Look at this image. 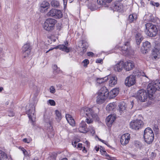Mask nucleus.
<instances>
[{"label": "nucleus", "mask_w": 160, "mask_h": 160, "mask_svg": "<svg viewBox=\"0 0 160 160\" xmlns=\"http://www.w3.org/2000/svg\"><path fill=\"white\" fill-rule=\"evenodd\" d=\"M107 92V88L102 87L98 92L96 102L97 103L101 104L103 103L108 98V92Z\"/></svg>", "instance_id": "nucleus-1"}, {"label": "nucleus", "mask_w": 160, "mask_h": 160, "mask_svg": "<svg viewBox=\"0 0 160 160\" xmlns=\"http://www.w3.org/2000/svg\"><path fill=\"white\" fill-rule=\"evenodd\" d=\"M145 32L147 35L151 37H154L156 35L158 30L155 25L151 23H147L145 24Z\"/></svg>", "instance_id": "nucleus-2"}, {"label": "nucleus", "mask_w": 160, "mask_h": 160, "mask_svg": "<svg viewBox=\"0 0 160 160\" xmlns=\"http://www.w3.org/2000/svg\"><path fill=\"white\" fill-rule=\"evenodd\" d=\"M143 137L146 142L150 144L153 141L154 139V135L152 130L150 128H147L144 131Z\"/></svg>", "instance_id": "nucleus-3"}, {"label": "nucleus", "mask_w": 160, "mask_h": 160, "mask_svg": "<svg viewBox=\"0 0 160 160\" xmlns=\"http://www.w3.org/2000/svg\"><path fill=\"white\" fill-rule=\"evenodd\" d=\"M57 22L56 20L52 18H48L45 21L43 28L46 31H51L54 29L55 24Z\"/></svg>", "instance_id": "nucleus-4"}, {"label": "nucleus", "mask_w": 160, "mask_h": 160, "mask_svg": "<svg viewBox=\"0 0 160 160\" xmlns=\"http://www.w3.org/2000/svg\"><path fill=\"white\" fill-rule=\"evenodd\" d=\"M140 73L135 72L133 74L127 77L125 80V83L126 86L130 87L134 85L136 82V77H138Z\"/></svg>", "instance_id": "nucleus-5"}, {"label": "nucleus", "mask_w": 160, "mask_h": 160, "mask_svg": "<svg viewBox=\"0 0 160 160\" xmlns=\"http://www.w3.org/2000/svg\"><path fill=\"white\" fill-rule=\"evenodd\" d=\"M136 97L140 101L145 102L149 98V94L145 90L140 89L138 91Z\"/></svg>", "instance_id": "nucleus-6"}, {"label": "nucleus", "mask_w": 160, "mask_h": 160, "mask_svg": "<svg viewBox=\"0 0 160 160\" xmlns=\"http://www.w3.org/2000/svg\"><path fill=\"white\" fill-rule=\"evenodd\" d=\"M147 90L149 94V98L150 100L153 99V94L157 90L154 81L149 83L148 84Z\"/></svg>", "instance_id": "nucleus-7"}, {"label": "nucleus", "mask_w": 160, "mask_h": 160, "mask_svg": "<svg viewBox=\"0 0 160 160\" xmlns=\"http://www.w3.org/2000/svg\"><path fill=\"white\" fill-rule=\"evenodd\" d=\"M143 125V122L141 120L137 119L131 122L130 123V128L135 130L141 128Z\"/></svg>", "instance_id": "nucleus-8"}, {"label": "nucleus", "mask_w": 160, "mask_h": 160, "mask_svg": "<svg viewBox=\"0 0 160 160\" xmlns=\"http://www.w3.org/2000/svg\"><path fill=\"white\" fill-rule=\"evenodd\" d=\"M81 112H83L87 117H91L92 118H95L96 119H97L98 117L97 115L94 112L92 108L84 107L81 110Z\"/></svg>", "instance_id": "nucleus-9"}, {"label": "nucleus", "mask_w": 160, "mask_h": 160, "mask_svg": "<svg viewBox=\"0 0 160 160\" xmlns=\"http://www.w3.org/2000/svg\"><path fill=\"white\" fill-rule=\"evenodd\" d=\"M110 8L114 11H117L121 12L123 10V5L122 3L119 2H117L114 3L112 4L110 7Z\"/></svg>", "instance_id": "nucleus-10"}, {"label": "nucleus", "mask_w": 160, "mask_h": 160, "mask_svg": "<svg viewBox=\"0 0 160 160\" xmlns=\"http://www.w3.org/2000/svg\"><path fill=\"white\" fill-rule=\"evenodd\" d=\"M68 42L67 41L64 42V44L59 45L55 47V49H59L60 50L64 51L67 53L69 52L71 50V48H68Z\"/></svg>", "instance_id": "nucleus-11"}, {"label": "nucleus", "mask_w": 160, "mask_h": 160, "mask_svg": "<svg viewBox=\"0 0 160 160\" xmlns=\"http://www.w3.org/2000/svg\"><path fill=\"white\" fill-rule=\"evenodd\" d=\"M131 138L130 134L126 133L123 134L121 138L120 142L122 145H125L129 142Z\"/></svg>", "instance_id": "nucleus-12"}, {"label": "nucleus", "mask_w": 160, "mask_h": 160, "mask_svg": "<svg viewBox=\"0 0 160 160\" xmlns=\"http://www.w3.org/2000/svg\"><path fill=\"white\" fill-rule=\"evenodd\" d=\"M22 52L23 57L25 58L28 56L31 50V48L29 43H27L24 45L22 48Z\"/></svg>", "instance_id": "nucleus-13"}, {"label": "nucleus", "mask_w": 160, "mask_h": 160, "mask_svg": "<svg viewBox=\"0 0 160 160\" xmlns=\"http://www.w3.org/2000/svg\"><path fill=\"white\" fill-rule=\"evenodd\" d=\"M132 33L135 37L137 45H139L143 39L141 33L134 29L132 30Z\"/></svg>", "instance_id": "nucleus-14"}, {"label": "nucleus", "mask_w": 160, "mask_h": 160, "mask_svg": "<svg viewBox=\"0 0 160 160\" xmlns=\"http://www.w3.org/2000/svg\"><path fill=\"white\" fill-rule=\"evenodd\" d=\"M108 92V97L110 99L116 97L119 92V88H115L112 90H111L110 92H109L108 89L107 88V92Z\"/></svg>", "instance_id": "nucleus-15"}, {"label": "nucleus", "mask_w": 160, "mask_h": 160, "mask_svg": "<svg viewBox=\"0 0 160 160\" xmlns=\"http://www.w3.org/2000/svg\"><path fill=\"white\" fill-rule=\"evenodd\" d=\"M35 107L34 106L31 108L29 110L27 111V113L28 115V117L29 119L31 120L32 122L34 121L32 119V118H35Z\"/></svg>", "instance_id": "nucleus-16"}, {"label": "nucleus", "mask_w": 160, "mask_h": 160, "mask_svg": "<svg viewBox=\"0 0 160 160\" xmlns=\"http://www.w3.org/2000/svg\"><path fill=\"white\" fill-rule=\"evenodd\" d=\"M87 125L85 122L82 121L79 124V127L78 128L79 131L82 133H86L88 131V130L87 128Z\"/></svg>", "instance_id": "nucleus-17"}, {"label": "nucleus", "mask_w": 160, "mask_h": 160, "mask_svg": "<svg viewBox=\"0 0 160 160\" xmlns=\"http://www.w3.org/2000/svg\"><path fill=\"white\" fill-rule=\"evenodd\" d=\"M124 62L122 61H120L116 64L114 67V70L115 71L120 72L124 68Z\"/></svg>", "instance_id": "nucleus-18"}, {"label": "nucleus", "mask_w": 160, "mask_h": 160, "mask_svg": "<svg viewBox=\"0 0 160 160\" xmlns=\"http://www.w3.org/2000/svg\"><path fill=\"white\" fill-rule=\"evenodd\" d=\"M134 67V64L132 61H129L124 63V68L127 71H130Z\"/></svg>", "instance_id": "nucleus-19"}, {"label": "nucleus", "mask_w": 160, "mask_h": 160, "mask_svg": "<svg viewBox=\"0 0 160 160\" xmlns=\"http://www.w3.org/2000/svg\"><path fill=\"white\" fill-rule=\"evenodd\" d=\"M115 117L113 115H109L106 119V122L107 125L111 127L112 124L115 119Z\"/></svg>", "instance_id": "nucleus-20"}, {"label": "nucleus", "mask_w": 160, "mask_h": 160, "mask_svg": "<svg viewBox=\"0 0 160 160\" xmlns=\"http://www.w3.org/2000/svg\"><path fill=\"white\" fill-rule=\"evenodd\" d=\"M152 55L155 59L160 56V45L156 46L153 50Z\"/></svg>", "instance_id": "nucleus-21"}, {"label": "nucleus", "mask_w": 160, "mask_h": 160, "mask_svg": "<svg viewBox=\"0 0 160 160\" xmlns=\"http://www.w3.org/2000/svg\"><path fill=\"white\" fill-rule=\"evenodd\" d=\"M65 117L70 125L73 127L74 126L75 124V121L71 115L69 114H66Z\"/></svg>", "instance_id": "nucleus-22"}, {"label": "nucleus", "mask_w": 160, "mask_h": 160, "mask_svg": "<svg viewBox=\"0 0 160 160\" xmlns=\"http://www.w3.org/2000/svg\"><path fill=\"white\" fill-rule=\"evenodd\" d=\"M138 18L137 15L136 13H133L130 14L128 17V20L129 22L132 23L136 22Z\"/></svg>", "instance_id": "nucleus-23"}, {"label": "nucleus", "mask_w": 160, "mask_h": 160, "mask_svg": "<svg viewBox=\"0 0 160 160\" xmlns=\"http://www.w3.org/2000/svg\"><path fill=\"white\" fill-rule=\"evenodd\" d=\"M143 46L144 50L145 51V53H146L151 48V45L150 42L147 41L143 43Z\"/></svg>", "instance_id": "nucleus-24"}, {"label": "nucleus", "mask_w": 160, "mask_h": 160, "mask_svg": "<svg viewBox=\"0 0 160 160\" xmlns=\"http://www.w3.org/2000/svg\"><path fill=\"white\" fill-rule=\"evenodd\" d=\"M117 83V78L115 76L112 77L109 81V85L110 86L113 87Z\"/></svg>", "instance_id": "nucleus-25"}, {"label": "nucleus", "mask_w": 160, "mask_h": 160, "mask_svg": "<svg viewBox=\"0 0 160 160\" xmlns=\"http://www.w3.org/2000/svg\"><path fill=\"white\" fill-rule=\"evenodd\" d=\"M116 105L114 102L110 103L108 104L106 107V109L108 111H110L114 110L116 107Z\"/></svg>", "instance_id": "nucleus-26"}, {"label": "nucleus", "mask_w": 160, "mask_h": 160, "mask_svg": "<svg viewBox=\"0 0 160 160\" xmlns=\"http://www.w3.org/2000/svg\"><path fill=\"white\" fill-rule=\"evenodd\" d=\"M56 12L55 13V15L54 18L56 19H60L63 16L62 12L60 10L56 9Z\"/></svg>", "instance_id": "nucleus-27"}, {"label": "nucleus", "mask_w": 160, "mask_h": 160, "mask_svg": "<svg viewBox=\"0 0 160 160\" xmlns=\"http://www.w3.org/2000/svg\"><path fill=\"white\" fill-rule=\"evenodd\" d=\"M119 110L121 113H122L123 112L126 111V106L125 103H120L119 105Z\"/></svg>", "instance_id": "nucleus-28"}, {"label": "nucleus", "mask_w": 160, "mask_h": 160, "mask_svg": "<svg viewBox=\"0 0 160 160\" xmlns=\"http://www.w3.org/2000/svg\"><path fill=\"white\" fill-rule=\"evenodd\" d=\"M121 48L122 51H126V52L128 53V50L130 48L129 42H125L124 46L121 47Z\"/></svg>", "instance_id": "nucleus-29"}, {"label": "nucleus", "mask_w": 160, "mask_h": 160, "mask_svg": "<svg viewBox=\"0 0 160 160\" xmlns=\"http://www.w3.org/2000/svg\"><path fill=\"white\" fill-rule=\"evenodd\" d=\"M79 43L82 45V48L83 52H85L86 51V48L88 47V44L84 41H82L79 42Z\"/></svg>", "instance_id": "nucleus-30"}, {"label": "nucleus", "mask_w": 160, "mask_h": 160, "mask_svg": "<svg viewBox=\"0 0 160 160\" xmlns=\"http://www.w3.org/2000/svg\"><path fill=\"white\" fill-rule=\"evenodd\" d=\"M7 158V154L4 152L0 150V160H5Z\"/></svg>", "instance_id": "nucleus-31"}, {"label": "nucleus", "mask_w": 160, "mask_h": 160, "mask_svg": "<svg viewBox=\"0 0 160 160\" xmlns=\"http://www.w3.org/2000/svg\"><path fill=\"white\" fill-rule=\"evenodd\" d=\"M56 114V119L58 121H59L62 118V116L61 113L58 110H57L55 111Z\"/></svg>", "instance_id": "nucleus-32"}, {"label": "nucleus", "mask_w": 160, "mask_h": 160, "mask_svg": "<svg viewBox=\"0 0 160 160\" xmlns=\"http://www.w3.org/2000/svg\"><path fill=\"white\" fill-rule=\"evenodd\" d=\"M56 9H52L47 14V15L48 16L54 17L55 13L56 12Z\"/></svg>", "instance_id": "nucleus-33"}, {"label": "nucleus", "mask_w": 160, "mask_h": 160, "mask_svg": "<svg viewBox=\"0 0 160 160\" xmlns=\"http://www.w3.org/2000/svg\"><path fill=\"white\" fill-rule=\"evenodd\" d=\"M51 4L53 7L58 8L59 6L60 3L59 2L54 0L51 2Z\"/></svg>", "instance_id": "nucleus-34"}, {"label": "nucleus", "mask_w": 160, "mask_h": 160, "mask_svg": "<svg viewBox=\"0 0 160 160\" xmlns=\"http://www.w3.org/2000/svg\"><path fill=\"white\" fill-rule=\"evenodd\" d=\"M88 8L92 11H94L97 9V7L95 4L90 3L88 4Z\"/></svg>", "instance_id": "nucleus-35"}, {"label": "nucleus", "mask_w": 160, "mask_h": 160, "mask_svg": "<svg viewBox=\"0 0 160 160\" xmlns=\"http://www.w3.org/2000/svg\"><path fill=\"white\" fill-rule=\"evenodd\" d=\"M134 145L138 148L141 149L142 147V143L138 141H135Z\"/></svg>", "instance_id": "nucleus-36"}, {"label": "nucleus", "mask_w": 160, "mask_h": 160, "mask_svg": "<svg viewBox=\"0 0 160 160\" xmlns=\"http://www.w3.org/2000/svg\"><path fill=\"white\" fill-rule=\"evenodd\" d=\"M49 6V4L48 2L44 1L41 4L40 7L41 8H45Z\"/></svg>", "instance_id": "nucleus-37"}, {"label": "nucleus", "mask_w": 160, "mask_h": 160, "mask_svg": "<svg viewBox=\"0 0 160 160\" xmlns=\"http://www.w3.org/2000/svg\"><path fill=\"white\" fill-rule=\"evenodd\" d=\"M105 0H97V3L99 5H104L106 7V1Z\"/></svg>", "instance_id": "nucleus-38"}, {"label": "nucleus", "mask_w": 160, "mask_h": 160, "mask_svg": "<svg viewBox=\"0 0 160 160\" xmlns=\"http://www.w3.org/2000/svg\"><path fill=\"white\" fill-rule=\"evenodd\" d=\"M154 82L157 90L160 91V80H156Z\"/></svg>", "instance_id": "nucleus-39"}, {"label": "nucleus", "mask_w": 160, "mask_h": 160, "mask_svg": "<svg viewBox=\"0 0 160 160\" xmlns=\"http://www.w3.org/2000/svg\"><path fill=\"white\" fill-rule=\"evenodd\" d=\"M88 131H89L92 134H93L95 133V131L94 128L92 126H90L88 128Z\"/></svg>", "instance_id": "nucleus-40"}, {"label": "nucleus", "mask_w": 160, "mask_h": 160, "mask_svg": "<svg viewBox=\"0 0 160 160\" xmlns=\"http://www.w3.org/2000/svg\"><path fill=\"white\" fill-rule=\"evenodd\" d=\"M100 152L102 155H105L106 156H107V154H108L106 152L102 147H101L100 149Z\"/></svg>", "instance_id": "nucleus-41"}, {"label": "nucleus", "mask_w": 160, "mask_h": 160, "mask_svg": "<svg viewBox=\"0 0 160 160\" xmlns=\"http://www.w3.org/2000/svg\"><path fill=\"white\" fill-rule=\"evenodd\" d=\"M106 80H105L104 78H101L97 79L96 81L98 83L101 84L103 83Z\"/></svg>", "instance_id": "nucleus-42"}, {"label": "nucleus", "mask_w": 160, "mask_h": 160, "mask_svg": "<svg viewBox=\"0 0 160 160\" xmlns=\"http://www.w3.org/2000/svg\"><path fill=\"white\" fill-rule=\"evenodd\" d=\"M88 117V118H87L86 119V122L87 123L90 124L92 122V118H92V117Z\"/></svg>", "instance_id": "nucleus-43"}, {"label": "nucleus", "mask_w": 160, "mask_h": 160, "mask_svg": "<svg viewBox=\"0 0 160 160\" xmlns=\"http://www.w3.org/2000/svg\"><path fill=\"white\" fill-rule=\"evenodd\" d=\"M150 4L153 6L158 7L159 6V4L158 2H155L154 1H150Z\"/></svg>", "instance_id": "nucleus-44"}, {"label": "nucleus", "mask_w": 160, "mask_h": 160, "mask_svg": "<svg viewBox=\"0 0 160 160\" xmlns=\"http://www.w3.org/2000/svg\"><path fill=\"white\" fill-rule=\"evenodd\" d=\"M48 102L51 106H54L55 105V102L53 100H49Z\"/></svg>", "instance_id": "nucleus-45"}, {"label": "nucleus", "mask_w": 160, "mask_h": 160, "mask_svg": "<svg viewBox=\"0 0 160 160\" xmlns=\"http://www.w3.org/2000/svg\"><path fill=\"white\" fill-rule=\"evenodd\" d=\"M106 158L109 160H117L116 158L110 156L108 154L106 156Z\"/></svg>", "instance_id": "nucleus-46"}, {"label": "nucleus", "mask_w": 160, "mask_h": 160, "mask_svg": "<svg viewBox=\"0 0 160 160\" xmlns=\"http://www.w3.org/2000/svg\"><path fill=\"white\" fill-rule=\"evenodd\" d=\"M156 154L155 153L152 152L151 154L150 155V159L152 160L156 156Z\"/></svg>", "instance_id": "nucleus-47"}, {"label": "nucleus", "mask_w": 160, "mask_h": 160, "mask_svg": "<svg viewBox=\"0 0 160 160\" xmlns=\"http://www.w3.org/2000/svg\"><path fill=\"white\" fill-rule=\"evenodd\" d=\"M82 62L84 63L83 66L85 67L88 64H89V61L88 59H85Z\"/></svg>", "instance_id": "nucleus-48"}, {"label": "nucleus", "mask_w": 160, "mask_h": 160, "mask_svg": "<svg viewBox=\"0 0 160 160\" xmlns=\"http://www.w3.org/2000/svg\"><path fill=\"white\" fill-rule=\"evenodd\" d=\"M22 141L24 142L29 143L31 141V140L30 139H28L27 138H25L23 139Z\"/></svg>", "instance_id": "nucleus-49"}, {"label": "nucleus", "mask_w": 160, "mask_h": 160, "mask_svg": "<svg viewBox=\"0 0 160 160\" xmlns=\"http://www.w3.org/2000/svg\"><path fill=\"white\" fill-rule=\"evenodd\" d=\"M49 89L50 92L52 93H53L55 92V90L53 86H51Z\"/></svg>", "instance_id": "nucleus-50"}, {"label": "nucleus", "mask_w": 160, "mask_h": 160, "mask_svg": "<svg viewBox=\"0 0 160 160\" xmlns=\"http://www.w3.org/2000/svg\"><path fill=\"white\" fill-rule=\"evenodd\" d=\"M59 68H58L57 66L56 65H54L52 67V68L53 69V73L56 72H57L56 70L58 69Z\"/></svg>", "instance_id": "nucleus-51"}, {"label": "nucleus", "mask_w": 160, "mask_h": 160, "mask_svg": "<svg viewBox=\"0 0 160 160\" xmlns=\"http://www.w3.org/2000/svg\"><path fill=\"white\" fill-rule=\"evenodd\" d=\"M56 71L57 72H56L54 73L55 75H57L58 73H60L62 72V71L59 68H58V69Z\"/></svg>", "instance_id": "nucleus-52"}, {"label": "nucleus", "mask_w": 160, "mask_h": 160, "mask_svg": "<svg viewBox=\"0 0 160 160\" xmlns=\"http://www.w3.org/2000/svg\"><path fill=\"white\" fill-rule=\"evenodd\" d=\"M83 147V145L82 143H79L78 145V148H80L81 150V148H82Z\"/></svg>", "instance_id": "nucleus-53"}, {"label": "nucleus", "mask_w": 160, "mask_h": 160, "mask_svg": "<svg viewBox=\"0 0 160 160\" xmlns=\"http://www.w3.org/2000/svg\"><path fill=\"white\" fill-rule=\"evenodd\" d=\"M87 55L88 56H93L94 55V53L92 52H89L87 53Z\"/></svg>", "instance_id": "nucleus-54"}, {"label": "nucleus", "mask_w": 160, "mask_h": 160, "mask_svg": "<svg viewBox=\"0 0 160 160\" xmlns=\"http://www.w3.org/2000/svg\"><path fill=\"white\" fill-rule=\"evenodd\" d=\"M63 2L64 8H65L66 7L68 0H63Z\"/></svg>", "instance_id": "nucleus-55"}, {"label": "nucleus", "mask_w": 160, "mask_h": 160, "mask_svg": "<svg viewBox=\"0 0 160 160\" xmlns=\"http://www.w3.org/2000/svg\"><path fill=\"white\" fill-rule=\"evenodd\" d=\"M102 59H98L96 60V63H100L102 62Z\"/></svg>", "instance_id": "nucleus-56"}, {"label": "nucleus", "mask_w": 160, "mask_h": 160, "mask_svg": "<svg viewBox=\"0 0 160 160\" xmlns=\"http://www.w3.org/2000/svg\"><path fill=\"white\" fill-rule=\"evenodd\" d=\"M24 151V152L23 153L24 155L26 156H28V152L26 150Z\"/></svg>", "instance_id": "nucleus-57"}, {"label": "nucleus", "mask_w": 160, "mask_h": 160, "mask_svg": "<svg viewBox=\"0 0 160 160\" xmlns=\"http://www.w3.org/2000/svg\"><path fill=\"white\" fill-rule=\"evenodd\" d=\"M14 113L13 112H10L8 114V116L12 117L14 116Z\"/></svg>", "instance_id": "nucleus-58"}, {"label": "nucleus", "mask_w": 160, "mask_h": 160, "mask_svg": "<svg viewBox=\"0 0 160 160\" xmlns=\"http://www.w3.org/2000/svg\"><path fill=\"white\" fill-rule=\"evenodd\" d=\"M77 142H76L75 141L72 142V144L74 147H76L77 146Z\"/></svg>", "instance_id": "nucleus-59"}, {"label": "nucleus", "mask_w": 160, "mask_h": 160, "mask_svg": "<svg viewBox=\"0 0 160 160\" xmlns=\"http://www.w3.org/2000/svg\"><path fill=\"white\" fill-rule=\"evenodd\" d=\"M94 149H95V150H96V151L97 152H98V151L99 150V147L98 146H96L95 148H94Z\"/></svg>", "instance_id": "nucleus-60"}, {"label": "nucleus", "mask_w": 160, "mask_h": 160, "mask_svg": "<svg viewBox=\"0 0 160 160\" xmlns=\"http://www.w3.org/2000/svg\"><path fill=\"white\" fill-rule=\"evenodd\" d=\"M112 0H106V7L108 6L107 3H109Z\"/></svg>", "instance_id": "nucleus-61"}, {"label": "nucleus", "mask_w": 160, "mask_h": 160, "mask_svg": "<svg viewBox=\"0 0 160 160\" xmlns=\"http://www.w3.org/2000/svg\"><path fill=\"white\" fill-rule=\"evenodd\" d=\"M105 144L106 145H107L108 147H109L110 148H112V147L111 146H110L108 144V143L107 142H106L105 143Z\"/></svg>", "instance_id": "nucleus-62"}, {"label": "nucleus", "mask_w": 160, "mask_h": 160, "mask_svg": "<svg viewBox=\"0 0 160 160\" xmlns=\"http://www.w3.org/2000/svg\"><path fill=\"white\" fill-rule=\"evenodd\" d=\"M99 140L100 141H101V142H102V143H104L105 144V143L106 142V141H104L103 140H102V139H99Z\"/></svg>", "instance_id": "nucleus-63"}, {"label": "nucleus", "mask_w": 160, "mask_h": 160, "mask_svg": "<svg viewBox=\"0 0 160 160\" xmlns=\"http://www.w3.org/2000/svg\"><path fill=\"white\" fill-rule=\"evenodd\" d=\"M61 160H68V159L66 158H63Z\"/></svg>", "instance_id": "nucleus-64"}]
</instances>
